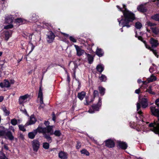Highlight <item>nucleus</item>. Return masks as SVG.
Instances as JSON below:
<instances>
[{
	"instance_id": "1",
	"label": "nucleus",
	"mask_w": 159,
	"mask_h": 159,
	"mask_svg": "<svg viewBox=\"0 0 159 159\" xmlns=\"http://www.w3.org/2000/svg\"><path fill=\"white\" fill-rule=\"evenodd\" d=\"M123 8L122 9L119 6H116L119 10L121 11L123 14V17L122 19L120 20L118 19L119 25L123 27L126 26L127 28H129L131 25L130 23L132 22L135 19V15L127 9L126 5L123 4Z\"/></svg>"
},
{
	"instance_id": "2",
	"label": "nucleus",
	"mask_w": 159,
	"mask_h": 159,
	"mask_svg": "<svg viewBox=\"0 0 159 159\" xmlns=\"http://www.w3.org/2000/svg\"><path fill=\"white\" fill-rule=\"evenodd\" d=\"M150 109L152 114L157 117V120L150 124L149 126L152 127L150 129L152 131L159 135V110L156 108L154 106H151Z\"/></svg>"
},
{
	"instance_id": "3",
	"label": "nucleus",
	"mask_w": 159,
	"mask_h": 159,
	"mask_svg": "<svg viewBox=\"0 0 159 159\" xmlns=\"http://www.w3.org/2000/svg\"><path fill=\"white\" fill-rule=\"evenodd\" d=\"M0 137L8 139L10 140L14 139V137L11 132L3 126H0Z\"/></svg>"
},
{
	"instance_id": "4",
	"label": "nucleus",
	"mask_w": 159,
	"mask_h": 159,
	"mask_svg": "<svg viewBox=\"0 0 159 159\" xmlns=\"http://www.w3.org/2000/svg\"><path fill=\"white\" fill-rule=\"evenodd\" d=\"M141 104L142 108H144L147 107L148 105V101L147 98H143L141 101L140 103L138 102L137 104V110L138 113L139 114H142V112L141 111H139V110L141 107Z\"/></svg>"
},
{
	"instance_id": "5",
	"label": "nucleus",
	"mask_w": 159,
	"mask_h": 159,
	"mask_svg": "<svg viewBox=\"0 0 159 159\" xmlns=\"http://www.w3.org/2000/svg\"><path fill=\"white\" fill-rule=\"evenodd\" d=\"M52 126H49L48 127L45 128H42L39 126L38 128L35 129L36 130L37 133L38 132L39 133H42L43 135L45 133H50L51 132L52 129Z\"/></svg>"
},
{
	"instance_id": "6",
	"label": "nucleus",
	"mask_w": 159,
	"mask_h": 159,
	"mask_svg": "<svg viewBox=\"0 0 159 159\" xmlns=\"http://www.w3.org/2000/svg\"><path fill=\"white\" fill-rule=\"evenodd\" d=\"M102 99L100 98H99L98 102L97 104H93L91 107L92 109L90 108L89 110V112L92 113L95 111H98L99 107L102 105Z\"/></svg>"
},
{
	"instance_id": "7",
	"label": "nucleus",
	"mask_w": 159,
	"mask_h": 159,
	"mask_svg": "<svg viewBox=\"0 0 159 159\" xmlns=\"http://www.w3.org/2000/svg\"><path fill=\"white\" fill-rule=\"evenodd\" d=\"M38 98L39 99V102L40 104L39 107V108L40 109H43L44 107L45 104L43 102V95L41 87H40L39 89Z\"/></svg>"
},
{
	"instance_id": "8",
	"label": "nucleus",
	"mask_w": 159,
	"mask_h": 159,
	"mask_svg": "<svg viewBox=\"0 0 159 159\" xmlns=\"http://www.w3.org/2000/svg\"><path fill=\"white\" fill-rule=\"evenodd\" d=\"M32 145L34 151L37 152L39 149L40 143L37 139H34L32 142Z\"/></svg>"
},
{
	"instance_id": "9",
	"label": "nucleus",
	"mask_w": 159,
	"mask_h": 159,
	"mask_svg": "<svg viewBox=\"0 0 159 159\" xmlns=\"http://www.w3.org/2000/svg\"><path fill=\"white\" fill-rule=\"evenodd\" d=\"M47 40L49 43L52 42L54 39L55 36L52 31H49L47 35Z\"/></svg>"
},
{
	"instance_id": "10",
	"label": "nucleus",
	"mask_w": 159,
	"mask_h": 159,
	"mask_svg": "<svg viewBox=\"0 0 159 159\" xmlns=\"http://www.w3.org/2000/svg\"><path fill=\"white\" fill-rule=\"evenodd\" d=\"M149 43L151 45V48H156L159 45L158 41L153 38H151L149 40Z\"/></svg>"
},
{
	"instance_id": "11",
	"label": "nucleus",
	"mask_w": 159,
	"mask_h": 159,
	"mask_svg": "<svg viewBox=\"0 0 159 159\" xmlns=\"http://www.w3.org/2000/svg\"><path fill=\"white\" fill-rule=\"evenodd\" d=\"M105 146L109 148H112L115 146V143L114 141L111 139H108L105 141Z\"/></svg>"
},
{
	"instance_id": "12",
	"label": "nucleus",
	"mask_w": 159,
	"mask_h": 159,
	"mask_svg": "<svg viewBox=\"0 0 159 159\" xmlns=\"http://www.w3.org/2000/svg\"><path fill=\"white\" fill-rule=\"evenodd\" d=\"M74 47L76 50L77 55L79 57L82 55L84 52V51L79 46L75 45Z\"/></svg>"
},
{
	"instance_id": "13",
	"label": "nucleus",
	"mask_w": 159,
	"mask_h": 159,
	"mask_svg": "<svg viewBox=\"0 0 159 159\" xmlns=\"http://www.w3.org/2000/svg\"><path fill=\"white\" fill-rule=\"evenodd\" d=\"M29 97L28 94L20 96L19 99V102L20 104H22L25 102L26 99Z\"/></svg>"
},
{
	"instance_id": "14",
	"label": "nucleus",
	"mask_w": 159,
	"mask_h": 159,
	"mask_svg": "<svg viewBox=\"0 0 159 159\" xmlns=\"http://www.w3.org/2000/svg\"><path fill=\"white\" fill-rule=\"evenodd\" d=\"M68 154L66 152L61 151L58 154L59 157L61 159H67L68 157Z\"/></svg>"
},
{
	"instance_id": "15",
	"label": "nucleus",
	"mask_w": 159,
	"mask_h": 159,
	"mask_svg": "<svg viewBox=\"0 0 159 159\" xmlns=\"http://www.w3.org/2000/svg\"><path fill=\"white\" fill-rule=\"evenodd\" d=\"M135 33H136V34L135 35V37H138V38L139 40H141V41H142V42H143V43L144 44L145 46L146 47V48H147L148 49H149L150 50H151L152 49V48L150 47V46L149 45H148L147 44L146 42L145 41L143 40V38H142V37L141 36H139L137 37V35L136 31L135 32Z\"/></svg>"
},
{
	"instance_id": "16",
	"label": "nucleus",
	"mask_w": 159,
	"mask_h": 159,
	"mask_svg": "<svg viewBox=\"0 0 159 159\" xmlns=\"http://www.w3.org/2000/svg\"><path fill=\"white\" fill-rule=\"evenodd\" d=\"M0 86L2 88H8L10 86V84L8 81L5 80L3 83H0Z\"/></svg>"
},
{
	"instance_id": "17",
	"label": "nucleus",
	"mask_w": 159,
	"mask_h": 159,
	"mask_svg": "<svg viewBox=\"0 0 159 159\" xmlns=\"http://www.w3.org/2000/svg\"><path fill=\"white\" fill-rule=\"evenodd\" d=\"M118 145L120 148L123 149H125L127 147V145L125 142L121 141L118 142Z\"/></svg>"
},
{
	"instance_id": "18",
	"label": "nucleus",
	"mask_w": 159,
	"mask_h": 159,
	"mask_svg": "<svg viewBox=\"0 0 159 159\" xmlns=\"http://www.w3.org/2000/svg\"><path fill=\"white\" fill-rule=\"evenodd\" d=\"M37 134L36 130H34L32 132H30L28 133V137L30 139H34Z\"/></svg>"
},
{
	"instance_id": "19",
	"label": "nucleus",
	"mask_w": 159,
	"mask_h": 159,
	"mask_svg": "<svg viewBox=\"0 0 159 159\" xmlns=\"http://www.w3.org/2000/svg\"><path fill=\"white\" fill-rule=\"evenodd\" d=\"M96 54L99 57H101L103 55L104 52L102 49L98 48L96 51Z\"/></svg>"
},
{
	"instance_id": "20",
	"label": "nucleus",
	"mask_w": 159,
	"mask_h": 159,
	"mask_svg": "<svg viewBox=\"0 0 159 159\" xmlns=\"http://www.w3.org/2000/svg\"><path fill=\"white\" fill-rule=\"evenodd\" d=\"M137 9L139 11L142 12H146L147 11L146 8L142 5H140L138 7Z\"/></svg>"
},
{
	"instance_id": "21",
	"label": "nucleus",
	"mask_w": 159,
	"mask_h": 159,
	"mask_svg": "<svg viewBox=\"0 0 159 159\" xmlns=\"http://www.w3.org/2000/svg\"><path fill=\"white\" fill-rule=\"evenodd\" d=\"M4 34L5 35V39L7 41L10 37L11 36V32L8 31H5Z\"/></svg>"
},
{
	"instance_id": "22",
	"label": "nucleus",
	"mask_w": 159,
	"mask_h": 159,
	"mask_svg": "<svg viewBox=\"0 0 159 159\" xmlns=\"http://www.w3.org/2000/svg\"><path fill=\"white\" fill-rule=\"evenodd\" d=\"M36 121L35 118L34 117L33 115H31L30 117L28 125H32L34 124Z\"/></svg>"
},
{
	"instance_id": "23",
	"label": "nucleus",
	"mask_w": 159,
	"mask_h": 159,
	"mask_svg": "<svg viewBox=\"0 0 159 159\" xmlns=\"http://www.w3.org/2000/svg\"><path fill=\"white\" fill-rule=\"evenodd\" d=\"M85 93L82 91L78 93L77 97L81 100H82L85 95Z\"/></svg>"
},
{
	"instance_id": "24",
	"label": "nucleus",
	"mask_w": 159,
	"mask_h": 159,
	"mask_svg": "<svg viewBox=\"0 0 159 159\" xmlns=\"http://www.w3.org/2000/svg\"><path fill=\"white\" fill-rule=\"evenodd\" d=\"M96 69L98 71L101 73L104 70V67L102 65H98L97 66Z\"/></svg>"
},
{
	"instance_id": "25",
	"label": "nucleus",
	"mask_w": 159,
	"mask_h": 159,
	"mask_svg": "<svg viewBox=\"0 0 159 159\" xmlns=\"http://www.w3.org/2000/svg\"><path fill=\"white\" fill-rule=\"evenodd\" d=\"M43 137L46 139L47 141L49 143H51L52 141V139L51 137L48 134H47L46 133L43 135Z\"/></svg>"
},
{
	"instance_id": "26",
	"label": "nucleus",
	"mask_w": 159,
	"mask_h": 159,
	"mask_svg": "<svg viewBox=\"0 0 159 159\" xmlns=\"http://www.w3.org/2000/svg\"><path fill=\"white\" fill-rule=\"evenodd\" d=\"M87 55V57H88V60L89 61V64H91L93 61V56L89 54H86Z\"/></svg>"
},
{
	"instance_id": "27",
	"label": "nucleus",
	"mask_w": 159,
	"mask_h": 159,
	"mask_svg": "<svg viewBox=\"0 0 159 159\" xmlns=\"http://www.w3.org/2000/svg\"><path fill=\"white\" fill-rule=\"evenodd\" d=\"M152 32L156 35H157L159 34V30L157 27H152L151 28Z\"/></svg>"
},
{
	"instance_id": "28",
	"label": "nucleus",
	"mask_w": 159,
	"mask_h": 159,
	"mask_svg": "<svg viewBox=\"0 0 159 159\" xmlns=\"http://www.w3.org/2000/svg\"><path fill=\"white\" fill-rule=\"evenodd\" d=\"M156 80V77L152 75L150 77V78H149L147 79V80L149 82L155 81Z\"/></svg>"
},
{
	"instance_id": "29",
	"label": "nucleus",
	"mask_w": 159,
	"mask_h": 159,
	"mask_svg": "<svg viewBox=\"0 0 159 159\" xmlns=\"http://www.w3.org/2000/svg\"><path fill=\"white\" fill-rule=\"evenodd\" d=\"M98 90L99 93L102 96L105 93V89L102 87H98Z\"/></svg>"
},
{
	"instance_id": "30",
	"label": "nucleus",
	"mask_w": 159,
	"mask_h": 159,
	"mask_svg": "<svg viewBox=\"0 0 159 159\" xmlns=\"http://www.w3.org/2000/svg\"><path fill=\"white\" fill-rule=\"evenodd\" d=\"M5 21L6 23L11 24L12 22L13 19L12 17H7L5 19Z\"/></svg>"
},
{
	"instance_id": "31",
	"label": "nucleus",
	"mask_w": 159,
	"mask_h": 159,
	"mask_svg": "<svg viewBox=\"0 0 159 159\" xmlns=\"http://www.w3.org/2000/svg\"><path fill=\"white\" fill-rule=\"evenodd\" d=\"M2 109L4 112L5 115V116H7L9 114L10 112L7 109L6 107H2Z\"/></svg>"
},
{
	"instance_id": "32",
	"label": "nucleus",
	"mask_w": 159,
	"mask_h": 159,
	"mask_svg": "<svg viewBox=\"0 0 159 159\" xmlns=\"http://www.w3.org/2000/svg\"><path fill=\"white\" fill-rule=\"evenodd\" d=\"M51 134H54L56 136L59 137L61 134L60 131L59 130H56L53 133H50Z\"/></svg>"
},
{
	"instance_id": "33",
	"label": "nucleus",
	"mask_w": 159,
	"mask_h": 159,
	"mask_svg": "<svg viewBox=\"0 0 159 159\" xmlns=\"http://www.w3.org/2000/svg\"><path fill=\"white\" fill-rule=\"evenodd\" d=\"M151 18L153 20H154L157 21H159V14H155L151 17Z\"/></svg>"
},
{
	"instance_id": "34",
	"label": "nucleus",
	"mask_w": 159,
	"mask_h": 159,
	"mask_svg": "<svg viewBox=\"0 0 159 159\" xmlns=\"http://www.w3.org/2000/svg\"><path fill=\"white\" fill-rule=\"evenodd\" d=\"M0 159H8L5 154L2 151H0Z\"/></svg>"
},
{
	"instance_id": "35",
	"label": "nucleus",
	"mask_w": 159,
	"mask_h": 159,
	"mask_svg": "<svg viewBox=\"0 0 159 159\" xmlns=\"http://www.w3.org/2000/svg\"><path fill=\"white\" fill-rule=\"evenodd\" d=\"M142 24L139 22H137L135 24V27L137 29H141L142 27Z\"/></svg>"
},
{
	"instance_id": "36",
	"label": "nucleus",
	"mask_w": 159,
	"mask_h": 159,
	"mask_svg": "<svg viewBox=\"0 0 159 159\" xmlns=\"http://www.w3.org/2000/svg\"><path fill=\"white\" fill-rule=\"evenodd\" d=\"M82 154H85L86 156H89V152L85 149H82L80 151Z\"/></svg>"
},
{
	"instance_id": "37",
	"label": "nucleus",
	"mask_w": 159,
	"mask_h": 159,
	"mask_svg": "<svg viewBox=\"0 0 159 159\" xmlns=\"http://www.w3.org/2000/svg\"><path fill=\"white\" fill-rule=\"evenodd\" d=\"M99 78L101 81H105L107 80L106 76L102 74L101 75V76L99 77Z\"/></svg>"
},
{
	"instance_id": "38",
	"label": "nucleus",
	"mask_w": 159,
	"mask_h": 159,
	"mask_svg": "<svg viewBox=\"0 0 159 159\" xmlns=\"http://www.w3.org/2000/svg\"><path fill=\"white\" fill-rule=\"evenodd\" d=\"M147 92H148L150 94L154 95L155 94V93L153 92L151 89V86H149L148 89H147L146 91Z\"/></svg>"
},
{
	"instance_id": "39",
	"label": "nucleus",
	"mask_w": 159,
	"mask_h": 159,
	"mask_svg": "<svg viewBox=\"0 0 159 159\" xmlns=\"http://www.w3.org/2000/svg\"><path fill=\"white\" fill-rule=\"evenodd\" d=\"M43 146L44 149H47L49 148V145L48 143L45 142L43 143Z\"/></svg>"
},
{
	"instance_id": "40",
	"label": "nucleus",
	"mask_w": 159,
	"mask_h": 159,
	"mask_svg": "<svg viewBox=\"0 0 159 159\" xmlns=\"http://www.w3.org/2000/svg\"><path fill=\"white\" fill-rule=\"evenodd\" d=\"M38 17V16L35 14H33L32 16L31 19L32 21H35L37 20Z\"/></svg>"
},
{
	"instance_id": "41",
	"label": "nucleus",
	"mask_w": 159,
	"mask_h": 159,
	"mask_svg": "<svg viewBox=\"0 0 159 159\" xmlns=\"http://www.w3.org/2000/svg\"><path fill=\"white\" fill-rule=\"evenodd\" d=\"M78 67V66L76 64H74V67L73 69V72L74 74V76L75 77V69Z\"/></svg>"
},
{
	"instance_id": "42",
	"label": "nucleus",
	"mask_w": 159,
	"mask_h": 159,
	"mask_svg": "<svg viewBox=\"0 0 159 159\" xmlns=\"http://www.w3.org/2000/svg\"><path fill=\"white\" fill-rule=\"evenodd\" d=\"M19 128L20 130L23 131H25L26 130L25 128V126L22 125H19Z\"/></svg>"
},
{
	"instance_id": "43",
	"label": "nucleus",
	"mask_w": 159,
	"mask_h": 159,
	"mask_svg": "<svg viewBox=\"0 0 159 159\" xmlns=\"http://www.w3.org/2000/svg\"><path fill=\"white\" fill-rule=\"evenodd\" d=\"M11 124L14 125H16L17 123V120L16 119H13L11 120Z\"/></svg>"
},
{
	"instance_id": "44",
	"label": "nucleus",
	"mask_w": 159,
	"mask_h": 159,
	"mask_svg": "<svg viewBox=\"0 0 159 159\" xmlns=\"http://www.w3.org/2000/svg\"><path fill=\"white\" fill-rule=\"evenodd\" d=\"M147 24L149 26H154L156 25V24L155 23H152L150 21L147 22Z\"/></svg>"
},
{
	"instance_id": "45",
	"label": "nucleus",
	"mask_w": 159,
	"mask_h": 159,
	"mask_svg": "<svg viewBox=\"0 0 159 159\" xmlns=\"http://www.w3.org/2000/svg\"><path fill=\"white\" fill-rule=\"evenodd\" d=\"M13 27V25L12 24H10L4 26V29H8L10 28H11Z\"/></svg>"
},
{
	"instance_id": "46",
	"label": "nucleus",
	"mask_w": 159,
	"mask_h": 159,
	"mask_svg": "<svg viewBox=\"0 0 159 159\" xmlns=\"http://www.w3.org/2000/svg\"><path fill=\"white\" fill-rule=\"evenodd\" d=\"M69 39L71 41L74 43H75L76 42V39L72 36H70L69 37Z\"/></svg>"
},
{
	"instance_id": "47",
	"label": "nucleus",
	"mask_w": 159,
	"mask_h": 159,
	"mask_svg": "<svg viewBox=\"0 0 159 159\" xmlns=\"http://www.w3.org/2000/svg\"><path fill=\"white\" fill-rule=\"evenodd\" d=\"M81 143L80 142L77 141V144L76 146V148L77 149H79L81 148Z\"/></svg>"
},
{
	"instance_id": "48",
	"label": "nucleus",
	"mask_w": 159,
	"mask_h": 159,
	"mask_svg": "<svg viewBox=\"0 0 159 159\" xmlns=\"http://www.w3.org/2000/svg\"><path fill=\"white\" fill-rule=\"evenodd\" d=\"M93 96L94 98L98 95V91L97 90H94L93 92Z\"/></svg>"
},
{
	"instance_id": "49",
	"label": "nucleus",
	"mask_w": 159,
	"mask_h": 159,
	"mask_svg": "<svg viewBox=\"0 0 159 159\" xmlns=\"http://www.w3.org/2000/svg\"><path fill=\"white\" fill-rule=\"evenodd\" d=\"M26 44V43L24 41H21V44L22 45L21 48L22 49H24V45H25Z\"/></svg>"
},
{
	"instance_id": "50",
	"label": "nucleus",
	"mask_w": 159,
	"mask_h": 159,
	"mask_svg": "<svg viewBox=\"0 0 159 159\" xmlns=\"http://www.w3.org/2000/svg\"><path fill=\"white\" fill-rule=\"evenodd\" d=\"M151 51L153 54L155 55L157 57H158V55L157 54V52H156V51L155 50H154L152 49Z\"/></svg>"
},
{
	"instance_id": "51",
	"label": "nucleus",
	"mask_w": 159,
	"mask_h": 159,
	"mask_svg": "<svg viewBox=\"0 0 159 159\" xmlns=\"http://www.w3.org/2000/svg\"><path fill=\"white\" fill-rule=\"evenodd\" d=\"M93 100L92 99L90 101H89L88 100L87 98H86V103H85L84 104H85L89 105L91 102H93Z\"/></svg>"
},
{
	"instance_id": "52",
	"label": "nucleus",
	"mask_w": 159,
	"mask_h": 159,
	"mask_svg": "<svg viewBox=\"0 0 159 159\" xmlns=\"http://www.w3.org/2000/svg\"><path fill=\"white\" fill-rule=\"evenodd\" d=\"M16 22L18 23H20L22 22V19L20 18H18L16 19Z\"/></svg>"
},
{
	"instance_id": "53",
	"label": "nucleus",
	"mask_w": 159,
	"mask_h": 159,
	"mask_svg": "<svg viewBox=\"0 0 159 159\" xmlns=\"http://www.w3.org/2000/svg\"><path fill=\"white\" fill-rule=\"evenodd\" d=\"M30 45H31V50L29 54H30L33 50L34 48V45L32 43H30Z\"/></svg>"
},
{
	"instance_id": "54",
	"label": "nucleus",
	"mask_w": 159,
	"mask_h": 159,
	"mask_svg": "<svg viewBox=\"0 0 159 159\" xmlns=\"http://www.w3.org/2000/svg\"><path fill=\"white\" fill-rule=\"evenodd\" d=\"M44 124L47 126V127L50 126L49 125V122L48 121H45V122H44Z\"/></svg>"
},
{
	"instance_id": "55",
	"label": "nucleus",
	"mask_w": 159,
	"mask_h": 159,
	"mask_svg": "<svg viewBox=\"0 0 159 159\" xmlns=\"http://www.w3.org/2000/svg\"><path fill=\"white\" fill-rule=\"evenodd\" d=\"M154 70V68L152 67H150L149 69V71L151 73H152Z\"/></svg>"
},
{
	"instance_id": "56",
	"label": "nucleus",
	"mask_w": 159,
	"mask_h": 159,
	"mask_svg": "<svg viewBox=\"0 0 159 159\" xmlns=\"http://www.w3.org/2000/svg\"><path fill=\"white\" fill-rule=\"evenodd\" d=\"M22 111H23V113H24L25 115H26L28 116L27 114V112L26 111V110L25 109H24V110H20Z\"/></svg>"
},
{
	"instance_id": "57",
	"label": "nucleus",
	"mask_w": 159,
	"mask_h": 159,
	"mask_svg": "<svg viewBox=\"0 0 159 159\" xmlns=\"http://www.w3.org/2000/svg\"><path fill=\"white\" fill-rule=\"evenodd\" d=\"M140 90L139 89H136L135 90V93L137 94H139L140 93Z\"/></svg>"
},
{
	"instance_id": "58",
	"label": "nucleus",
	"mask_w": 159,
	"mask_h": 159,
	"mask_svg": "<svg viewBox=\"0 0 159 159\" xmlns=\"http://www.w3.org/2000/svg\"><path fill=\"white\" fill-rule=\"evenodd\" d=\"M52 120L54 121H55L56 116H55V114H53L52 115Z\"/></svg>"
},
{
	"instance_id": "59",
	"label": "nucleus",
	"mask_w": 159,
	"mask_h": 159,
	"mask_svg": "<svg viewBox=\"0 0 159 159\" xmlns=\"http://www.w3.org/2000/svg\"><path fill=\"white\" fill-rule=\"evenodd\" d=\"M10 129L13 132H15V129L13 127L11 126L10 127Z\"/></svg>"
},
{
	"instance_id": "60",
	"label": "nucleus",
	"mask_w": 159,
	"mask_h": 159,
	"mask_svg": "<svg viewBox=\"0 0 159 159\" xmlns=\"http://www.w3.org/2000/svg\"><path fill=\"white\" fill-rule=\"evenodd\" d=\"M4 148L6 150H8V147H7V146L5 144L4 145Z\"/></svg>"
},
{
	"instance_id": "61",
	"label": "nucleus",
	"mask_w": 159,
	"mask_h": 159,
	"mask_svg": "<svg viewBox=\"0 0 159 159\" xmlns=\"http://www.w3.org/2000/svg\"><path fill=\"white\" fill-rule=\"evenodd\" d=\"M156 4H157V6L159 7V0H157Z\"/></svg>"
},
{
	"instance_id": "62",
	"label": "nucleus",
	"mask_w": 159,
	"mask_h": 159,
	"mask_svg": "<svg viewBox=\"0 0 159 159\" xmlns=\"http://www.w3.org/2000/svg\"><path fill=\"white\" fill-rule=\"evenodd\" d=\"M159 102V98H158L157 99L155 102V103H158Z\"/></svg>"
},
{
	"instance_id": "63",
	"label": "nucleus",
	"mask_w": 159,
	"mask_h": 159,
	"mask_svg": "<svg viewBox=\"0 0 159 159\" xmlns=\"http://www.w3.org/2000/svg\"><path fill=\"white\" fill-rule=\"evenodd\" d=\"M3 99V98L2 97H0V102L2 101Z\"/></svg>"
},
{
	"instance_id": "64",
	"label": "nucleus",
	"mask_w": 159,
	"mask_h": 159,
	"mask_svg": "<svg viewBox=\"0 0 159 159\" xmlns=\"http://www.w3.org/2000/svg\"><path fill=\"white\" fill-rule=\"evenodd\" d=\"M142 82V81L140 79H138V83L140 84Z\"/></svg>"
}]
</instances>
